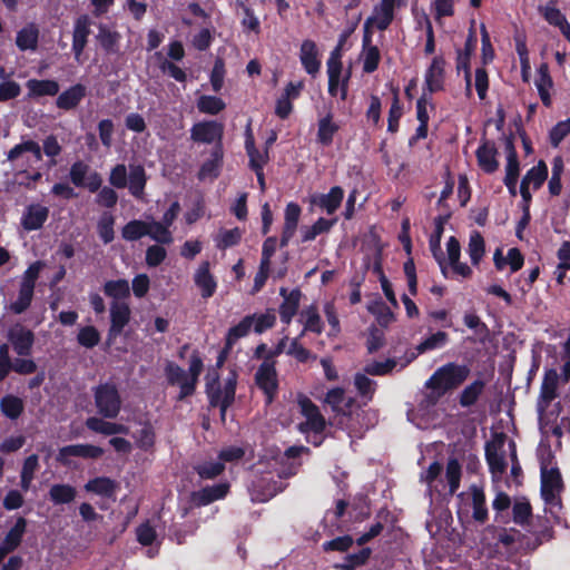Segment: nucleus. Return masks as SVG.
I'll return each mask as SVG.
<instances>
[{
	"mask_svg": "<svg viewBox=\"0 0 570 570\" xmlns=\"http://www.w3.org/2000/svg\"><path fill=\"white\" fill-rule=\"evenodd\" d=\"M299 60L305 71L315 76L321 68V60L318 58V50L316 43L312 40H304L299 49Z\"/></svg>",
	"mask_w": 570,
	"mask_h": 570,
	"instance_id": "nucleus-21",
	"label": "nucleus"
},
{
	"mask_svg": "<svg viewBox=\"0 0 570 570\" xmlns=\"http://www.w3.org/2000/svg\"><path fill=\"white\" fill-rule=\"evenodd\" d=\"M336 223V219L318 218L314 225L305 226L302 228V240L311 242L316 238L317 235L328 232L332 226Z\"/></svg>",
	"mask_w": 570,
	"mask_h": 570,
	"instance_id": "nucleus-44",
	"label": "nucleus"
},
{
	"mask_svg": "<svg viewBox=\"0 0 570 570\" xmlns=\"http://www.w3.org/2000/svg\"><path fill=\"white\" fill-rule=\"evenodd\" d=\"M147 235V222L134 219L127 223L121 230V236L126 240H137Z\"/></svg>",
	"mask_w": 570,
	"mask_h": 570,
	"instance_id": "nucleus-53",
	"label": "nucleus"
},
{
	"mask_svg": "<svg viewBox=\"0 0 570 570\" xmlns=\"http://www.w3.org/2000/svg\"><path fill=\"white\" fill-rule=\"evenodd\" d=\"M85 96L86 87L83 85L77 83L62 91L58 96L56 105L60 109L70 110L76 108Z\"/></svg>",
	"mask_w": 570,
	"mask_h": 570,
	"instance_id": "nucleus-29",
	"label": "nucleus"
},
{
	"mask_svg": "<svg viewBox=\"0 0 570 570\" xmlns=\"http://www.w3.org/2000/svg\"><path fill=\"white\" fill-rule=\"evenodd\" d=\"M147 235L158 243L170 244L173 242L170 230L161 222H147Z\"/></svg>",
	"mask_w": 570,
	"mask_h": 570,
	"instance_id": "nucleus-51",
	"label": "nucleus"
},
{
	"mask_svg": "<svg viewBox=\"0 0 570 570\" xmlns=\"http://www.w3.org/2000/svg\"><path fill=\"white\" fill-rule=\"evenodd\" d=\"M325 401L333 411L343 415L350 412V409L353 404V399L345 395L344 391L338 387L328 391Z\"/></svg>",
	"mask_w": 570,
	"mask_h": 570,
	"instance_id": "nucleus-37",
	"label": "nucleus"
},
{
	"mask_svg": "<svg viewBox=\"0 0 570 570\" xmlns=\"http://www.w3.org/2000/svg\"><path fill=\"white\" fill-rule=\"evenodd\" d=\"M548 177V167L547 165L541 160L538 163V165L533 166L525 176L522 179V185H527L529 187H532L533 190H537L541 187L543 181Z\"/></svg>",
	"mask_w": 570,
	"mask_h": 570,
	"instance_id": "nucleus-40",
	"label": "nucleus"
},
{
	"mask_svg": "<svg viewBox=\"0 0 570 570\" xmlns=\"http://www.w3.org/2000/svg\"><path fill=\"white\" fill-rule=\"evenodd\" d=\"M354 384L357 392L365 399L371 400L375 391V382L368 379L365 374L357 373L354 379Z\"/></svg>",
	"mask_w": 570,
	"mask_h": 570,
	"instance_id": "nucleus-60",
	"label": "nucleus"
},
{
	"mask_svg": "<svg viewBox=\"0 0 570 570\" xmlns=\"http://www.w3.org/2000/svg\"><path fill=\"white\" fill-rule=\"evenodd\" d=\"M242 238V232L239 228H232V229H225L220 230L219 234L216 236V245L218 248H227L232 247Z\"/></svg>",
	"mask_w": 570,
	"mask_h": 570,
	"instance_id": "nucleus-57",
	"label": "nucleus"
},
{
	"mask_svg": "<svg viewBox=\"0 0 570 570\" xmlns=\"http://www.w3.org/2000/svg\"><path fill=\"white\" fill-rule=\"evenodd\" d=\"M229 490L228 483H218L206 487L193 493V501L198 505H207L216 500L223 499Z\"/></svg>",
	"mask_w": 570,
	"mask_h": 570,
	"instance_id": "nucleus-28",
	"label": "nucleus"
},
{
	"mask_svg": "<svg viewBox=\"0 0 570 570\" xmlns=\"http://www.w3.org/2000/svg\"><path fill=\"white\" fill-rule=\"evenodd\" d=\"M33 289L35 288H31L28 285L20 286L19 296H18L17 301H14L11 304V309L16 314H21L29 307L32 296H33Z\"/></svg>",
	"mask_w": 570,
	"mask_h": 570,
	"instance_id": "nucleus-58",
	"label": "nucleus"
},
{
	"mask_svg": "<svg viewBox=\"0 0 570 570\" xmlns=\"http://www.w3.org/2000/svg\"><path fill=\"white\" fill-rule=\"evenodd\" d=\"M28 89L27 97L30 99H37L40 97L49 96L53 97L59 92V83L51 79H29L26 82Z\"/></svg>",
	"mask_w": 570,
	"mask_h": 570,
	"instance_id": "nucleus-24",
	"label": "nucleus"
},
{
	"mask_svg": "<svg viewBox=\"0 0 570 570\" xmlns=\"http://www.w3.org/2000/svg\"><path fill=\"white\" fill-rule=\"evenodd\" d=\"M298 322L303 325V331L299 337H302L306 332H313L316 334H321L323 332L324 324L317 307L314 305L307 306L301 311Z\"/></svg>",
	"mask_w": 570,
	"mask_h": 570,
	"instance_id": "nucleus-27",
	"label": "nucleus"
},
{
	"mask_svg": "<svg viewBox=\"0 0 570 570\" xmlns=\"http://www.w3.org/2000/svg\"><path fill=\"white\" fill-rule=\"evenodd\" d=\"M484 390V382L476 380L465 386L460 395V404L464 407L473 405Z\"/></svg>",
	"mask_w": 570,
	"mask_h": 570,
	"instance_id": "nucleus-50",
	"label": "nucleus"
},
{
	"mask_svg": "<svg viewBox=\"0 0 570 570\" xmlns=\"http://www.w3.org/2000/svg\"><path fill=\"white\" fill-rule=\"evenodd\" d=\"M26 525L27 522L23 518H19L17 520L16 524L11 528L2 542V546L6 547L7 551H12L19 546L26 531Z\"/></svg>",
	"mask_w": 570,
	"mask_h": 570,
	"instance_id": "nucleus-46",
	"label": "nucleus"
},
{
	"mask_svg": "<svg viewBox=\"0 0 570 570\" xmlns=\"http://www.w3.org/2000/svg\"><path fill=\"white\" fill-rule=\"evenodd\" d=\"M38 27L35 23H29L17 32L16 45L21 51H35L38 48Z\"/></svg>",
	"mask_w": 570,
	"mask_h": 570,
	"instance_id": "nucleus-33",
	"label": "nucleus"
},
{
	"mask_svg": "<svg viewBox=\"0 0 570 570\" xmlns=\"http://www.w3.org/2000/svg\"><path fill=\"white\" fill-rule=\"evenodd\" d=\"M448 342L449 335L445 332L439 331L429 335L415 346V352L412 353L411 357L406 361L405 364H402L401 367H404L409 362H411L420 354L444 347Z\"/></svg>",
	"mask_w": 570,
	"mask_h": 570,
	"instance_id": "nucleus-25",
	"label": "nucleus"
},
{
	"mask_svg": "<svg viewBox=\"0 0 570 570\" xmlns=\"http://www.w3.org/2000/svg\"><path fill=\"white\" fill-rule=\"evenodd\" d=\"M469 374L470 368L466 365L448 363L434 372L426 385L442 394L456 389L468 379Z\"/></svg>",
	"mask_w": 570,
	"mask_h": 570,
	"instance_id": "nucleus-5",
	"label": "nucleus"
},
{
	"mask_svg": "<svg viewBox=\"0 0 570 570\" xmlns=\"http://www.w3.org/2000/svg\"><path fill=\"white\" fill-rule=\"evenodd\" d=\"M278 490L279 488L276 482H269L265 478L258 482H253L249 488L252 500L256 502L268 501L278 492Z\"/></svg>",
	"mask_w": 570,
	"mask_h": 570,
	"instance_id": "nucleus-35",
	"label": "nucleus"
},
{
	"mask_svg": "<svg viewBox=\"0 0 570 570\" xmlns=\"http://www.w3.org/2000/svg\"><path fill=\"white\" fill-rule=\"evenodd\" d=\"M7 159L18 168H29L41 161L42 150L40 145L35 140H23L11 148L7 155Z\"/></svg>",
	"mask_w": 570,
	"mask_h": 570,
	"instance_id": "nucleus-9",
	"label": "nucleus"
},
{
	"mask_svg": "<svg viewBox=\"0 0 570 570\" xmlns=\"http://www.w3.org/2000/svg\"><path fill=\"white\" fill-rule=\"evenodd\" d=\"M508 442L504 435L497 434L492 441L487 443L485 456L493 478H500L507 469Z\"/></svg>",
	"mask_w": 570,
	"mask_h": 570,
	"instance_id": "nucleus-8",
	"label": "nucleus"
},
{
	"mask_svg": "<svg viewBox=\"0 0 570 570\" xmlns=\"http://www.w3.org/2000/svg\"><path fill=\"white\" fill-rule=\"evenodd\" d=\"M226 107L223 99L216 96L203 95L197 100V108L203 114L217 115Z\"/></svg>",
	"mask_w": 570,
	"mask_h": 570,
	"instance_id": "nucleus-47",
	"label": "nucleus"
},
{
	"mask_svg": "<svg viewBox=\"0 0 570 570\" xmlns=\"http://www.w3.org/2000/svg\"><path fill=\"white\" fill-rule=\"evenodd\" d=\"M343 198L344 190L341 187L335 186L331 188L327 194L320 195L317 199H314V203L324 209L328 215H332L341 206Z\"/></svg>",
	"mask_w": 570,
	"mask_h": 570,
	"instance_id": "nucleus-34",
	"label": "nucleus"
},
{
	"mask_svg": "<svg viewBox=\"0 0 570 570\" xmlns=\"http://www.w3.org/2000/svg\"><path fill=\"white\" fill-rule=\"evenodd\" d=\"M76 493V489L69 484H53L49 497L55 504H66L75 500Z\"/></svg>",
	"mask_w": 570,
	"mask_h": 570,
	"instance_id": "nucleus-43",
	"label": "nucleus"
},
{
	"mask_svg": "<svg viewBox=\"0 0 570 570\" xmlns=\"http://www.w3.org/2000/svg\"><path fill=\"white\" fill-rule=\"evenodd\" d=\"M104 454V449L92 444H72L63 446L59 450L58 460L68 463L70 456L83 459H98Z\"/></svg>",
	"mask_w": 570,
	"mask_h": 570,
	"instance_id": "nucleus-19",
	"label": "nucleus"
},
{
	"mask_svg": "<svg viewBox=\"0 0 570 570\" xmlns=\"http://www.w3.org/2000/svg\"><path fill=\"white\" fill-rule=\"evenodd\" d=\"M281 295L283 296V303L279 306V316L282 322L288 325L297 313L302 294L298 289L287 292L286 288H281Z\"/></svg>",
	"mask_w": 570,
	"mask_h": 570,
	"instance_id": "nucleus-23",
	"label": "nucleus"
},
{
	"mask_svg": "<svg viewBox=\"0 0 570 570\" xmlns=\"http://www.w3.org/2000/svg\"><path fill=\"white\" fill-rule=\"evenodd\" d=\"M78 343L87 348H92L100 341V334L94 326H85L79 330Z\"/></svg>",
	"mask_w": 570,
	"mask_h": 570,
	"instance_id": "nucleus-59",
	"label": "nucleus"
},
{
	"mask_svg": "<svg viewBox=\"0 0 570 570\" xmlns=\"http://www.w3.org/2000/svg\"><path fill=\"white\" fill-rule=\"evenodd\" d=\"M256 384L265 393L266 402L271 403L277 390V375L274 362L265 360L258 367L255 375Z\"/></svg>",
	"mask_w": 570,
	"mask_h": 570,
	"instance_id": "nucleus-12",
	"label": "nucleus"
},
{
	"mask_svg": "<svg viewBox=\"0 0 570 570\" xmlns=\"http://www.w3.org/2000/svg\"><path fill=\"white\" fill-rule=\"evenodd\" d=\"M38 468H39L38 455L31 454L24 460L22 470H21V475H20L21 476L20 485L23 491H28L30 489L31 482L35 476V472L38 470Z\"/></svg>",
	"mask_w": 570,
	"mask_h": 570,
	"instance_id": "nucleus-45",
	"label": "nucleus"
},
{
	"mask_svg": "<svg viewBox=\"0 0 570 570\" xmlns=\"http://www.w3.org/2000/svg\"><path fill=\"white\" fill-rule=\"evenodd\" d=\"M49 217V208L41 204L28 205L20 218V224L26 232L40 229Z\"/></svg>",
	"mask_w": 570,
	"mask_h": 570,
	"instance_id": "nucleus-13",
	"label": "nucleus"
},
{
	"mask_svg": "<svg viewBox=\"0 0 570 570\" xmlns=\"http://www.w3.org/2000/svg\"><path fill=\"white\" fill-rule=\"evenodd\" d=\"M368 311L376 316L377 321L382 325H387L393 321V313L390 308L381 301H375L368 305Z\"/></svg>",
	"mask_w": 570,
	"mask_h": 570,
	"instance_id": "nucleus-61",
	"label": "nucleus"
},
{
	"mask_svg": "<svg viewBox=\"0 0 570 570\" xmlns=\"http://www.w3.org/2000/svg\"><path fill=\"white\" fill-rule=\"evenodd\" d=\"M381 56L376 46L371 45L368 37L364 38L361 60L363 62L364 72L371 73L376 70Z\"/></svg>",
	"mask_w": 570,
	"mask_h": 570,
	"instance_id": "nucleus-38",
	"label": "nucleus"
},
{
	"mask_svg": "<svg viewBox=\"0 0 570 570\" xmlns=\"http://www.w3.org/2000/svg\"><path fill=\"white\" fill-rule=\"evenodd\" d=\"M91 20L87 14H82L75 21L72 33V51L77 61L83 52L90 35Z\"/></svg>",
	"mask_w": 570,
	"mask_h": 570,
	"instance_id": "nucleus-16",
	"label": "nucleus"
},
{
	"mask_svg": "<svg viewBox=\"0 0 570 570\" xmlns=\"http://www.w3.org/2000/svg\"><path fill=\"white\" fill-rule=\"evenodd\" d=\"M98 234L105 244L114 239V217L111 215H102L98 223Z\"/></svg>",
	"mask_w": 570,
	"mask_h": 570,
	"instance_id": "nucleus-63",
	"label": "nucleus"
},
{
	"mask_svg": "<svg viewBox=\"0 0 570 570\" xmlns=\"http://www.w3.org/2000/svg\"><path fill=\"white\" fill-rule=\"evenodd\" d=\"M460 500H471L473 508V518L479 522H484L488 518V509L485 507V495L482 489L472 484L464 493L459 494Z\"/></svg>",
	"mask_w": 570,
	"mask_h": 570,
	"instance_id": "nucleus-20",
	"label": "nucleus"
},
{
	"mask_svg": "<svg viewBox=\"0 0 570 570\" xmlns=\"http://www.w3.org/2000/svg\"><path fill=\"white\" fill-rule=\"evenodd\" d=\"M495 156L497 149L494 145L485 141L476 150L478 165L483 171L493 173L498 169L499 166Z\"/></svg>",
	"mask_w": 570,
	"mask_h": 570,
	"instance_id": "nucleus-31",
	"label": "nucleus"
},
{
	"mask_svg": "<svg viewBox=\"0 0 570 570\" xmlns=\"http://www.w3.org/2000/svg\"><path fill=\"white\" fill-rule=\"evenodd\" d=\"M85 489L101 497H111L116 490V483L109 478L100 476L90 480Z\"/></svg>",
	"mask_w": 570,
	"mask_h": 570,
	"instance_id": "nucleus-42",
	"label": "nucleus"
},
{
	"mask_svg": "<svg viewBox=\"0 0 570 570\" xmlns=\"http://www.w3.org/2000/svg\"><path fill=\"white\" fill-rule=\"evenodd\" d=\"M95 404L98 413L107 419H115L121 409V399L114 384H100L94 390Z\"/></svg>",
	"mask_w": 570,
	"mask_h": 570,
	"instance_id": "nucleus-6",
	"label": "nucleus"
},
{
	"mask_svg": "<svg viewBox=\"0 0 570 570\" xmlns=\"http://www.w3.org/2000/svg\"><path fill=\"white\" fill-rule=\"evenodd\" d=\"M245 148L249 157V165L253 170L263 169L268 160L267 149L259 151L255 147V140L250 127L246 128Z\"/></svg>",
	"mask_w": 570,
	"mask_h": 570,
	"instance_id": "nucleus-30",
	"label": "nucleus"
},
{
	"mask_svg": "<svg viewBox=\"0 0 570 570\" xmlns=\"http://www.w3.org/2000/svg\"><path fill=\"white\" fill-rule=\"evenodd\" d=\"M146 173L140 165H130L127 186L132 196L140 198L146 185Z\"/></svg>",
	"mask_w": 570,
	"mask_h": 570,
	"instance_id": "nucleus-36",
	"label": "nucleus"
},
{
	"mask_svg": "<svg viewBox=\"0 0 570 570\" xmlns=\"http://www.w3.org/2000/svg\"><path fill=\"white\" fill-rule=\"evenodd\" d=\"M562 479L557 468L541 466V497L546 504V511L558 518L561 510L560 493Z\"/></svg>",
	"mask_w": 570,
	"mask_h": 570,
	"instance_id": "nucleus-4",
	"label": "nucleus"
},
{
	"mask_svg": "<svg viewBox=\"0 0 570 570\" xmlns=\"http://www.w3.org/2000/svg\"><path fill=\"white\" fill-rule=\"evenodd\" d=\"M194 283L200 292L203 298L212 297L217 288V282L210 273V264L205 261L199 264L194 273Z\"/></svg>",
	"mask_w": 570,
	"mask_h": 570,
	"instance_id": "nucleus-15",
	"label": "nucleus"
},
{
	"mask_svg": "<svg viewBox=\"0 0 570 570\" xmlns=\"http://www.w3.org/2000/svg\"><path fill=\"white\" fill-rule=\"evenodd\" d=\"M8 340L19 355H28L33 344V334L30 330L16 324L9 330Z\"/></svg>",
	"mask_w": 570,
	"mask_h": 570,
	"instance_id": "nucleus-18",
	"label": "nucleus"
},
{
	"mask_svg": "<svg viewBox=\"0 0 570 570\" xmlns=\"http://www.w3.org/2000/svg\"><path fill=\"white\" fill-rule=\"evenodd\" d=\"M223 129V125L217 121H200L193 126L191 138L195 141L210 144L222 139Z\"/></svg>",
	"mask_w": 570,
	"mask_h": 570,
	"instance_id": "nucleus-17",
	"label": "nucleus"
},
{
	"mask_svg": "<svg viewBox=\"0 0 570 570\" xmlns=\"http://www.w3.org/2000/svg\"><path fill=\"white\" fill-rule=\"evenodd\" d=\"M406 1L407 0H380L366 23L374 26L379 30H385L394 19L395 8L405 4Z\"/></svg>",
	"mask_w": 570,
	"mask_h": 570,
	"instance_id": "nucleus-11",
	"label": "nucleus"
},
{
	"mask_svg": "<svg viewBox=\"0 0 570 570\" xmlns=\"http://www.w3.org/2000/svg\"><path fill=\"white\" fill-rule=\"evenodd\" d=\"M301 207L295 203L287 204L284 214V227L283 234L281 237V246L285 247L292 239V237L296 233V228L298 225L299 216H301Z\"/></svg>",
	"mask_w": 570,
	"mask_h": 570,
	"instance_id": "nucleus-22",
	"label": "nucleus"
},
{
	"mask_svg": "<svg viewBox=\"0 0 570 570\" xmlns=\"http://www.w3.org/2000/svg\"><path fill=\"white\" fill-rule=\"evenodd\" d=\"M104 291L114 301H121L130 294L129 283L126 279L109 281L105 284Z\"/></svg>",
	"mask_w": 570,
	"mask_h": 570,
	"instance_id": "nucleus-48",
	"label": "nucleus"
},
{
	"mask_svg": "<svg viewBox=\"0 0 570 570\" xmlns=\"http://www.w3.org/2000/svg\"><path fill=\"white\" fill-rule=\"evenodd\" d=\"M558 381L559 375L556 370H549L546 372L537 404L540 425L543 430L547 426L544 424V412L547 411L551 401L557 397Z\"/></svg>",
	"mask_w": 570,
	"mask_h": 570,
	"instance_id": "nucleus-10",
	"label": "nucleus"
},
{
	"mask_svg": "<svg viewBox=\"0 0 570 570\" xmlns=\"http://www.w3.org/2000/svg\"><path fill=\"white\" fill-rule=\"evenodd\" d=\"M570 134V118L559 121L550 131L552 146L558 147L566 136Z\"/></svg>",
	"mask_w": 570,
	"mask_h": 570,
	"instance_id": "nucleus-64",
	"label": "nucleus"
},
{
	"mask_svg": "<svg viewBox=\"0 0 570 570\" xmlns=\"http://www.w3.org/2000/svg\"><path fill=\"white\" fill-rule=\"evenodd\" d=\"M337 129L338 127L334 122H332L330 116L321 119L318 122L317 132L318 141L323 145H330Z\"/></svg>",
	"mask_w": 570,
	"mask_h": 570,
	"instance_id": "nucleus-56",
	"label": "nucleus"
},
{
	"mask_svg": "<svg viewBox=\"0 0 570 570\" xmlns=\"http://www.w3.org/2000/svg\"><path fill=\"white\" fill-rule=\"evenodd\" d=\"M86 426L96 433H100L104 435H116V434H128V426L106 421L101 417L90 416L86 421Z\"/></svg>",
	"mask_w": 570,
	"mask_h": 570,
	"instance_id": "nucleus-26",
	"label": "nucleus"
},
{
	"mask_svg": "<svg viewBox=\"0 0 570 570\" xmlns=\"http://www.w3.org/2000/svg\"><path fill=\"white\" fill-rule=\"evenodd\" d=\"M206 393L212 406H217L220 410L222 420L225 419L227 407L233 403L236 389V375L232 373L225 381L222 389L218 381V373L216 370H210L206 374Z\"/></svg>",
	"mask_w": 570,
	"mask_h": 570,
	"instance_id": "nucleus-3",
	"label": "nucleus"
},
{
	"mask_svg": "<svg viewBox=\"0 0 570 570\" xmlns=\"http://www.w3.org/2000/svg\"><path fill=\"white\" fill-rule=\"evenodd\" d=\"M131 311L129 305L122 301H114L110 305V328L108 336L115 338L121 334L130 321Z\"/></svg>",
	"mask_w": 570,
	"mask_h": 570,
	"instance_id": "nucleus-14",
	"label": "nucleus"
},
{
	"mask_svg": "<svg viewBox=\"0 0 570 570\" xmlns=\"http://www.w3.org/2000/svg\"><path fill=\"white\" fill-rule=\"evenodd\" d=\"M254 324V316H245L237 325L229 328L226 337V348L232 346L242 337L248 335Z\"/></svg>",
	"mask_w": 570,
	"mask_h": 570,
	"instance_id": "nucleus-41",
	"label": "nucleus"
},
{
	"mask_svg": "<svg viewBox=\"0 0 570 570\" xmlns=\"http://www.w3.org/2000/svg\"><path fill=\"white\" fill-rule=\"evenodd\" d=\"M24 402L21 397L8 394L0 400V411L10 420H17L23 412Z\"/></svg>",
	"mask_w": 570,
	"mask_h": 570,
	"instance_id": "nucleus-39",
	"label": "nucleus"
},
{
	"mask_svg": "<svg viewBox=\"0 0 570 570\" xmlns=\"http://www.w3.org/2000/svg\"><path fill=\"white\" fill-rule=\"evenodd\" d=\"M396 361L389 358L382 362H372L364 367V372L371 375H385L394 370Z\"/></svg>",
	"mask_w": 570,
	"mask_h": 570,
	"instance_id": "nucleus-62",
	"label": "nucleus"
},
{
	"mask_svg": "<svg viewBox=\"0 0 570 570\" xmlns=\"http://www.w3.org/2000/svg\"><path fill=\"white\" fill-rule=\"evenodd\" d=\"M371 554L368 548L362 549L358 553L348 554L344 562L335 564L340 570H355L357 567L364 564Z\"/></svg>",
	"mask_w": 570,
	"mask_h": 570,
	"instance_id": "nucleus-55",
	"label": "nucleus"
},
{
	"mask_svg": "<svg viewBox=\"0 0 570 570\" xmlns=\"http://www.w3.org/2000/svg\"><path fill=\"white\" fill-rule=\"evenodd\" d=\"M444 81V61L435 57L425 75V83L430 92L442 89Z\"/></svg>",
	"mask_w": 570,
	"mask_h": 570,
	"instance_id": "nucleus-32",
	"label": "nucleus"
},
{
	"mask_svg": "<svg viewBox=\"0 0 570 570\" xmlns=\"http://www.w3.org/2000/svg\"><path fill=\"white\" fill-rule=\"evenodd\" d=\"M203 372V361L197 353H193L189 361L188 371L174 362H167L165 366V375L168 384L179 387L178 400H184L194 394L198 377Z\"/></svg>",
	"mask_w": 570,
	"mask_h": 570,
	"instance_id": "nucleus-2",
	"label": "nucleus"
},
{
	"mask_svg": "<svg viewBox=\"0 0 570 570\" xmlns=\"http://www.w3.org/2000/svg\"><path fill=\"white\" fill-rule=\"evenodd\" d=\"M222 161V151L215 149L212 154V158L205 161L199 170V179H214L217 177Z\"/></svg>",
	"mask_w": 570,
	"mask_h": 570,
	"instance_id": "nucleus-49",
	"label": "nucleus"
},
{
	"mask_svg": "<svg viewBox=\"0 0 570 570\" xmlns=\"http://www.w3.org/2000/svg\"><path fill=\"white\" fill-rule=\"evenodd\" d=\"M462 469L458 460L448 461L446 469L439 462H433L421 473L420 480L426 485L431 498L453 495L460 487Z\"/></svg>",
	"mask_w": 570,
	"mask_h": 570,
	"instance_id": "nucleus-1",
	"label": "nucleus"
},
{
	"mask_svg": "<svg viewBox=\"0 0 570 570\" xmlns=\"http://www.w3.org/2000/svg\"><path fill=\"white\" fill-rule=\"evenodd\" d=\"M298 406H299L301 414L305 419L304 421H302L298 424L301 432H303V433L313 432L315 440H313L312 442L315 445L321 444V438L318 436V434L321 432H323V430L325 429V424H326L325 419L320 413L317 406L315 404H313L312 401L305 396H301L298 399Z\"/></svg>",
	"mask_w": 570,
	"mask_h": 570,
	"instance_id": "nucleus-7",
	"label": "nucleus"
},
{
	"mask_svg": "<svg viewBox=\"0 0 570 570\" xmlns=\"http://www.w3.org/2000/svg\"><path fill=\"white\" fill-rule=\"evenodd\" d=\"M97 40L107 52H116L119 41V35L116 31L109 29L107 26L100 24L97 35Z\"/></svg>",
	"mask_w": 570,
	"mask_h": 570,
	"instance_id": "nucleus-52",
	"label": "nucleus"
},
{
	"mask_svg": "<svg viewBox=\"0 0 570 570\" xmlns=\"http://www.w3.org/2000/svg\"><path fill=\"white\" fill-rule=\"evenodd\" d=\"M484 255V239L479 232H473L469 240V256L473 265H478Z\"/></svg>",
	"mask_w": 570,
	"mask_h": 570,
	"instance_id": "nucleus-54",
	"label": "nucleus"
}]
</instances>
